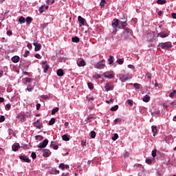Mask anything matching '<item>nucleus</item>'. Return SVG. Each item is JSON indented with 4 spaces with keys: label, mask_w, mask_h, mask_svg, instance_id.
<instances>
[{
    "label": "nucleus",
    "mask_w": 176,
    "mask_h": 176,
    "mask_svg": "<svg viewBox=\"0 0 176 176\" xmlns=\"http://www.w3.org/2000/svg\"><path fill=\"white\" fill-rule=\"evenodd\" d=\"M119 25H121L122 30H124L125 31L126 30H129V28H126L127 27V23L126 21H122L119 19H113L111 23L112 28L110 30L112 35H115V34H116V32H118V28H120Z\"/></svg>",
    "instance_id": "f257e3e1"
},
{
    "label": "nucleus",
    "mask_w": 176,
    "mask_h": 176,
    "mask_svg": "<svg viewBox=\"0 0 176 176\" xmlns=\"http://www.w3.org/2000/svg\"><path fill=\"white\" fill-rule=\"evenodd\" d=\"M133 36V31L130 29H126L124 32L123 35H122L121 41H127L130 36Z\"/></svg>",
    "instance_id": "f03ea898"
},
{
    "label": "nucleus",
    "mask_w": 176,
    "mask_h": 176,
    "mask_svg": "<svg viewBox=\"0 0 176 176\" xmlns=\"http://www.w3.org/2000/svg\"><path fill=\"white\" fill-rule=\"evenodd\" d=\"M160 47H162V49H164L165 50H168V49H170V47H173V45L170 43H161L158 45Z\"/></svg>",
    "instance_id": "7ed1b4c3"
},
{
    "label": "nucleus",
    "mask_w": 176,
    "mask_h": 176,
    "mask_svg": "<svg viewBox=\"0 0 176 176\" xmlns=\"http://www.w3.org/2000/svg\"><path fill=\"white\" fill-rule=\"evenodd\" d=\"M104 67H105V60L102 59L101 61L96 63L95 65V68L98 69H104Z\"/></svg>",
    "instance_id": "20e7f679"
},
{
    "label": "nucleus",
    "mask_w": 176,
    "mask_h": 176,
    "mask_svg": "<svg viewBox=\"0 0 176 176\" xmlns=\"http://www.w3.org/2000/svg\"><path fill=\"white\" fill-rule=\"evenodd\" d=\"M34 48V52H39L42 47V45L40 43H38V41H34L33 43Z\"/></svg>",
    "instance_id": "39448f33"
},
{
    "label": "nucleus",
    "mask_w": 176,
    "mask_h": 176,
    "mask_svg": "<svg viewBox=\"0 0 176 176\" xmlns=\"http://www.w3.org/2000/svg\"><path fill=\"white\" fill-rule=\"evenodd\" d=\"M47 144H49V140L45 139L44 141L40 143V145L38 146V148H40L41 149L46 148V146H47Z\"/></svg>",
    "instance_id": "423d86ee"
},
{
    "label": "nucleus",
    "mask_w": 176,
    "mask_h": 176,
    "mask_svg": "<svg viewBox=\"0 0 176 176\" xmlns=\"http://www.w3.org/2000/svg\"><path fill=\"white\" fill-rule=\"evenodd\" d=\"M78 23H80V27H82V25H85L86 24V20L83 19L81 16H79L78 17Z\"/></svg>",
    "instance_id": "0eeeda50"
},
{
    "label": "nucleus",
    "mask_w": 176,
    "mask_h": 176,
    "mask_svg": "<svg viewBox=\"0 0 176 176\" xmlns=\"http://www.w3.org/2000/svg\"><path fill=\"white\" fill-rule=\"evenodd\" d=\"M43 157H49V156H50V154L52 153L50 152V150L46 149V148L43 149Z\"/></svg>",
    "instance_id": "6e6552de"
},
{
    "label": "nucleus",
    "mask_w": 176,
    "mask_h": 176,
    "mask_svg": "<svg viewBox=\"0 0 176 176\" xmlns=\"http://www.w3.org/2000/svg\"><path fill=\"white\" fill-rule=\"evenodd\" d=\"M34 125L36 127V129H42L43 127V124L41 123L39 120H37L36 122H34Z\"/></svg>",
    "instance_id": "1a4fd4ad"
},
{
    "label": "nucleus",
    "mask_w": 176,
    "mask_h": 176,
    "mask_svg": "<svg viewBox=\"0 0 176 176\" xmlns=\"http://www.w3.org/2000/svg\"><path fill=\"white\" fill-rule=\"evenodd\" d=\"M129 78H130V75L129 74L122 75V76L120 78V80H121V82H126V80H128Z\"/></svg>",
    "instance_id": "9d476101"
},
{
    "label": "nucleus",
    "mask_w": 176,
    "mask_h": 176,
    "mask_svg": "<svg viewBox=\"0 0 176 176\" xmlns=\"http://www.w3.org/2000/svg\"><path fill=\"white\" fill-rule=\"evenodd\" d=\"M104 89L106 91H109V90H112L113 89V87L111 85V83L107 82L106 83Z\"/></svg>",
    "instance_id": "9b49d317"
},
{
    "label": "nucleus",
    "mask_w": 176,
    "mask_h": 176,
    "mask_svg": "<svg viewBox=\"0 0 176 176\" xmlns=\"http://www.w3.org/2000/svg\"><path fill=\"white\" fill-rule=\"evenodd\" d=\"M19 159H21V160H23V162H25V163L31 162V160L28 159L27 157H25L24 155H20Z\"/></svg>",
    "instance_id": "f8f14e48"
},
{
    "label": "nucleus",
    "mask_w": 176,
    "mask_h": 176,
    "mask_svg": "<svg viewBox=\"0 0 176 176\" xmlns=\"http://www.w3.org/2000/svg\"><path fill=\"white\" fill-rule=\"evenodd\" d=\"M11 60L12 61V63L16 64V63H19V61H20V56H14L11 58Z\"/></svg>",
    "instance_id": "ddd939ff"
},
{
    "label": "nucleus",
    "mask_w": 176,
    "mask_h": 176,
    "mask_svg": "<svg viewBox=\"0 0 176 176\" xmlns=\"http://www.w3.org/2000/svg\"><path fill=\"white\" fill-rule=\"evenodd\" d=\"M17 119H19L21 122H25V115L24 114H19L16 116Z\"/></svg>",
    "instance_id": "4468645a"
},
{
    "label": "nucleus",
    "mask_w": 176,
    "mask_h": 176,
    "mask_svg": "<svg viewBox=\"0 0 176 176\" xmlns=\"http://www.w3.org/2000/svg\"><path fill=\"white\" fill-rule=\"evenodd\" d=\"M19 149H20V144H19L12 145V151L14 152H17V151H19Z\"/></svg>",
    "instance_id": "2eb2a0df"
},
{
    "label": "nucleus",
    "mask_w": 176,
    "mask_h": 176,
    "mask_svg": "<svg viewBox=\"0 0 176 176\" xmlns=\"http://www.w3.org/2000/svg\"><path fill=\"white\" fill-rule=\"evenodd\" d=\"M144 102H149L151 101V96L148 95H145L142 98Z\"/></svg>",
    "instance_id": "dca6fc26"
},
{
    "label": "nucleus",
    "mask_w": 176,
    "mask_h": 176,
    "mask_svg": "<svg viewBox=\"0 0 176 176\" xmlns=\"http://www.w3.org/2000/svg\"><path fill=\"white\" fill-rule=\"evenodd\" d=\"M56 74L58 76H64V71L62 69H58Z\"/></svg>",
    "instance_id": "f3484780"
},
{
    "label": "nucleus",
    "mask_w": 176,
    "mask_h": 176,
    "mask_svg": "<svg viewBox=\"0 0 176 176\" xmlns=\"http://www.w3.org/2000/svg\"><path fill=\"white\" fill-rule=\"evenodd\" d=\"M157 36H160V38H167V36H168V34L164 32H160L158 33Z\"/></svg>",
    "instance_id": "a211bd4d"
},
{
    "label": "nucleus",
    "mask_w": 176,
    "mask_h": 176,
    "mask_svg": "<svg viewBox=\"0 0 176 176\" xmlns=\"http://www.w3.org/2000/svg\"><path fill=\"white\" fill-rule=\"evenodd\" d=\"M80 41V38L78 36H74L72 38V41L74 42V43H78V42Z\"/></svg>",
    "instance_id": "6ab92c4d"
},
{
    "label": "nucleus",
    "mask_w": 176,
    "mask_h": 176,
    "mask_svg": "<svg viewBox=\"0 0 176 176\" xmlns=\"http://www.w3.org/2000/svg\"><path fill=\"white\" fill-rule=\"evenodd\" d=\"M104 78H107V79H112L113 78H115V74H104Z\"/></svg>",
    "instance_id": "aec40b11"
},
{
    "label": "nucleus",
    "mask_w": 176,
    "mask_h": 176,
    "mask_svg": "<svg viewBox=\"0 0 176 176\" xmlns=\"http://www.w3.org/2000/svg\"><path fill=\"white\" fill-rule=\"evenodd\" d=\"M25 21L27 24H31V23H32V18L31 16H28Z\"/></svg>",
    "instance_id": "412c9836"
},
{
    "label": "nucleus",
    "mask_w": 176,
    "mask_h": 176,
    "mask_svg": "<svg viewBox=\"0 0 176 176\" xmlns=\"http://www.w3.org/2000/svg\"><path fill=\"white\" fill-rule=\"evenodd\" d=\"M19 21L20 24H24V23H25V18H24V16H21L19 19Z\"/></svg>",
    "instance_id": "4be33fe9"
},
{
    "label": "nucleus",
    "mask_w": 176,
    "mask_h": 176,
    "mask_svg": "<svg viewBox=\"0 0 176 176\" xmlns=\"http://www.w3.org/2000/svg\"><path fill=\"white\" fill-rule=\"evenodd\" d=\"M54 123H56V118H51V120L49 122L50 126H53V124H54Z\"/></svg>",
    "instance_id": "5701e85b"
},
{
    "label": "nucleus",
    "mask_w": 176,
    "mask_h": 176,
    "mask_svg": "<svg viewBox=\"0 0 176 176\" xmlns=\"http://www.w3.org/2000/svg\"><path fill=\"white\" fill-rule=\"evenodd\" d=\"M78 67H85L86 65V62L84 60H80L79 63H78Z\"/></svg>",
    "instance_id": "b1692460"
},
{
    "label": "nucleus",
    "mask_w": 176,
    "mask_h": 176,
    "mask_svg": "<svg viewBox=\"0 0 176 176\" xmlns=\"http://www.w3.org/2000/svg\"><path fill=\"white\" fill-rule=\"evenodd\" d=\"M62 139L63 141H69V137H68V135H63L62 136Z\"/></svg>",
    "instance_id": "393cba45"
},
{
    "label": "nucleus",
    "mask_w": 176,
    "mask_h": 176,
    "mask_svg": "<svg viewBox=\"0 0 176 176\" xmlns=\"http://www.w3.org/2000/svg\"><path fill=\"white\" fill-rule=\"evenodd\" d=\"M108 61L109 62V65H112L113 64V56H110Z\"/></svg>",
    "instance_id": "a878e982"
},
{
    "label": "nucleus",
    "mask_w": 176,
    "mask_h": 176,
    "mask_svg": "<svg viewBox=\"0 0 176 176\" xmlns=\"http://www.w3.org/2000/svg\"><path fill=\"white\" fill-rule=\"evenodd\" d=\"M58 107H56L55 109H53L52 110V115H56V113H57V112H58Z\"/></svg>",
    "instance_id": "bb28decb"
},
{
    "label": "nucleus",
    "mask_w": 176,
    "mask_h": 176,
    "mask_svg": "<svg viewBox=\"0 0 176 176\" xmlns=\"http://www.w3.org/2000/svg\"><path fill=\"white\" fill-rule=\"evenodd\" d=\"M130 85H133V87L137 89L138 90H139L140 86H141V85H140L138 83H135V84L131 83Z\"/></svg>",
    "instance_id": "cd10ccee"
},
{
    "label": "nucleus",
    "mask_w": 176,
    "mask_h": 176,
    "mask_svg": "<svg viewBox=\"0 0 176 176\" xmlns=\"http://www.w3.org/2000/svg\"><path fill=\"white\" fill-rule=\"evenodd\" d=\"M49 68H50V66H49V65H45V67H44L43 72L46 74V72L49 71Z\"/></svg>",
    "instance_id": "c85d7f7f"
},
{
    "label": "nucleus",
    "mask_w": 176,
    "mask_h": 176,
    "mask_svg": "<svg viewBox=\"0 0 176 176\" xmlns=\"http://www.w3.org/2000/svg\"><path fill=\"white\" fill-rule=\"evenodd\" d=\"M118 109H119V106L118 104L111 108V111H118Z\"/></svg>",
    "instance_id": "c756f323"
},
{
    "label": "nucleus",
    "mask_w": 176,
    "mask_h": 176,
    "mask_svg": "<svg viewBox=\"0 0 176 176\" xmlns=\"http://www.w3.org/2000/svg\"><path fill=\"white\" fill-rule=\"evenodd\" d=\"M157 3L159 5H164V3H166V0H157Z\"/></svg>",
    "instance_id": "7c9ffc66"
},
{
    "label": "nucleus",
    "mask_w": 176,
    "mask_h": 176,
    "mask_svg": "<svg viewBox=\"0 0 176 176\" xmlns=\"http://www.w3.org/2000/svg\"><path fill=\"white\" fill-rule=\"evenodd\" d=\"M152 131L154 133V134H156L157 133V129L156 128V126H151Z\"/></svg>",
    "instance_id": "2f4dec72"
},
{
    "label": "nucleus",
    "mask_w": 176,
    "mask_h": 176,
    "mask_svg": "<svg viewBox=\"0 0 176 176\" xmlns=\"http://www.w3.org/2000/svg\"><path fill=\"white\" fill-rule=\"evenodd\" d=\"M96 131H91V138H96Z\"/></svg>",
    "instance_id": "473e14b6"
},
{
    "label": "nucleus",
    "mask_w": 176,
    "mask_h": 176,
    "mask_svg": "<svg viewBox=\"0 0 176 176\" xmlns=\"http://www.w3.org/2000/svg\"><path fill=\"white\" fill-rule=\"evenodd\" d=\"M105 3H107V1H105V0H102L100 6H101V8H104V6H105Z\"/></svg>",
    "instance_id": "72a5a7b5"
},
{
    "label": "nucleus",
    "mask_w": 176,
    "mask_h": 176,
    "mask_svg": "<svg viewBox=\"0 0 176 176\" xmlns=\"http://www.w3.org/2000/svg\"><path fill=\"white\" fill-rule=\"evenodd\" d=\"M120 122H122L121 118H116V120H114V124H117L118 123H120Z\"/></svg>",
    "instance_id": "f704fd0d"
},
{
    "label": "nucleus",
    "mask_w": 176,
    "mask_h": 176,
    "mask_svg": "<svg viewBox=\"0 0 176 176\" xmlns=\"http://www.w3.org/2000/svg\"><path fill=\"white\" fill-rule=\"evenodd\" d=\"M118 137H119V135H118V133H115L113 137L112 138L113 141H116V140H118Z\"/></svg>",
    "instance_id": "c9c22d12"
},
{
    "label": "nucleus",
    "mask_w": 176,
    "mask_h": 176,
    "mask_svg": "<svg viewBox=\"0 0 176 176\" xmlns=\"http://www.w3.org/2000/svg\"><path fill=\"white\" fill-rule=\"evenodd\" d=\"M36 140H38V141H42V140H43V136H42V135H36Z\"/></svg>",
    "instance_id": "e433bc0d"
},
{
    "label": "nucleus",
    "mask_w": 176,
    "mask_h": 176,
    "mask_svg": "<svg viewBox=\"0 0 176 176\" xmlns=\"http://www.w3.org/2000/svg\"><path fill=\"white\" fill-rule=\"evenodd\" d=\"M156 152H157V150L156 148L152 151L153 157H156Z\"/></svg>",
    "instance_id": "4c0bfd02"
},
{
    "label": "nucleus",
    "mask_w": 176,
    "mask_h": 176,
    "mask_svg": "<svg viewBox=\"0 0 176 176\" xmlns=\"http://www.w3.org/2000/svg\"><path fill=\"white\" fill-rule=\"evenodd\" d=\"M88 87L91 90H92V89H94V86H93V83H91V82H88Z\"/></svg>",
    "instance_id": "58836bf2"
},
{
    "label": "nucleus",
    "mask_w": 176,
    "mask_h": 176,
    "mask_svg": "<svg viewBox=\"0 0 176 176\" xmlns=\"http://www.w3.org/2000/svg\"><path fill=\"white\" fill-rule=\"evenodd\" d=\"M146 76L147 79H151L152 78V74H151L150 72H147V74H146Z\"/></svg>",
    "instance_id": "ea45409f"
},
{
    "label": "nucleus",
    "mask_w": 176,
    "mask_h": 176,
    "mask_svg": "<svg viewBox=\"0 0 176 176\" xmlns=\"http://www.w3.org/2000/svg\"><path fill=\"white\" fill-rule=\"evenodd\" d=\"M41 97V98H43L44 100H47V99L50 98V96H49L47 95H43Z\"/></svg>",
    "instance_id": "a19ab883"
},
{
    "label": "nucleus",
    "mask_w": 176,
    "mask_h": 176,
    "mask_svg": "<svg viewBox=\"0 0 176 176\" xmlns=\"http://www.w3.org/2000/svg\"><path fill=\"white\" fill-rule=\"evenodd\" d=\"M50 174H52V175L57 174V170L56 168L52 169Z\"/></svg>",
    "instance_id": "79ce46f5"
},
{
    "label": "nucleus",
    "mask_w": 176,
    "mask_h": 176,
    "mask_svg": "<svg viewBox=\"0 0 176 176\" xmlns=\"http://www.w3.org/2000/svg\"><path fill=\"white\" fill-rule=\"evenodd\" d=\"M43 9H45V6H41L38 9V12H40V13H42L43 12Z\"/></svg>",
    "instance_id": "37998d69"
},
{
    "label": "nucleus",
    "mask_w": 176,
    "mask_h": 176,
    "mask_svg": "<svg viewBox=\"0 0 176 176\" xmlns=\"http://www.w3.org/2000/svg\"><path fill=\"white\" fill-rule=\"evenodd\" d=\"M175 93H176V89L173 90V91L170 94L169 97H170V98H173V97H174V94H175Z\"/></svg>",
    "instance_id": "c03bdc74"
},
{
    "label": "nucleus",
    "mask_w": 176,
    "mask_h": 176,
    "mask_svg": "<svg viewBox=\"0 0 176 176\" xmlns=\"http://www.w3.org/2000/svg\"><path fill=\"white\" fill-rule=\"evenodd\" d=\"M59 168H61L62 170L65 169V165L64 164H60Z\"/></svg>",
    "instance_id": "a18cd8bd"
},
{
    "label": "nucleus",
    "mask_w": 176,
    "mask_h": 176,
    "mask_svg": "<svg viewBox=\"0 0 176 176\" xmlns=\"http://www.w3.org/2000/svg\"><path fill=\"white\" fill-rule=\"evenodd\" d=\"M31 80H32V78H25V85H27V83H30L31 82Z\"/></svg>",
    "instance_id": "49530a36"
},
{
    "label": "nucleus",
    "mask_w": 176,
    "mask_h": 176,
    "mask_svg": "<svg viewBox=\"0 0 176 176\" xmlns=\"http://www.w3.org/2000/svg\"><path fill=\"white\" fill-rule=\"evenodd\" d=\"M31 157L32 159H36V154L35 153V152L32 153Z\"/></svg>",
    "instance_id": "de8ad7c7"
},
{
    "label": "nucleus",
    "mask_w": 176,
    "mask_h": 176,
    "mask_svg": "<svg viewBox=\"0 0 176 176\" xmlns=\"http://www.w3.org/2000/svg\"><path fill=\"white\" fill-rule=\"evenodd\" d=\"M117 63L118 64H120V65H122V64H123L124 61L121 58H119L117 60Z\"/></svg>",
    "instance_id": "09e8293b"
},
{
    "label": "nucleus",
    "mask_w": 176,
    "mask_h": 176,
    "mask_svg": "<svg viewBox=\"0 0 176 176\" xmlns=\"http://www.w3.org/2000/svg\"><path fill=\"white\" fill-rule=\"evenodd\" d=\"M11 105H10V104H7L6 105V111H9V109H10V108H11Z\"/></svg>",
    "instance_id": "8fccbe9b"
},
{
    "label": "nucleus",
    "mask_w": 176,
    "mask_h": 176,
    "mask_svg": "<svg viewBox=\"0 0 176 176\" xmlns=\"http://www.w3.org/2000/svg\"><path fill=\"white\" fill-rule=\"evenodd\" d=\"M28 54H30V51H25V54H23V57L25 58L28 57Z\"/></svg>",
    "instance_id": "3c124183"
},
{
    "label": "nucleus",
    "mask_w": 176,
    "mask_h": 176,
    "mask_svg": "<svg viewBox=\"0 0 176 176\" xmlns=\"http://www.w3.org/2000/svg\"><path fill=\"white\" fill-rule=\"evenodd\" d=\"M127 103L129 104V105H131V107H133V100L129 99L127 100Z\"/></svg>",
    "instance_id": "603ef678"
},
{
    "label": "nucleus",
    "mask_w": 176,
    "mask_h": 176,
    "mask_svg": "<svg viewBox=\"0 0 176 176\" xmlns=\"http://www.w3.org/2000/svg\"><path fill=\"white\" fill-rule=\"evenodd\" d=\"M3 122H5V116H1L0 117V123H2Z\"/></svg>",
    "instance_id": "864d4df0"
},
{
    "label": "nucleus",
    "mask_w": 176,
    "mask_h": 176,
    "mask_svg": "<svg viewBox=\"0 0 176 176\" xmlns=\"http://www.w3.org/2000/svg\"><path fill=\"white\" fill-rule=\"evenodd\" d=\"M146 163H147V164H152V160L146 159Z\"/></svg>",
    "instance_id": "5fc2aeb1"
},
{
    "label": "nucleus",
    "mask_w": 176,
    "mask_h": 176,
    "mask_svg": "<svg viewBox=\"0 0 176 176\" xmlns=\"http://www.w3.org/2000/svg\"><path fill=\"white\" fill-rule=\"evenodd\" d=\"M52 148H53V149L54 151H57V149H58V145L56 144V145H54L52 146H51Z\"/></svg>",
    "instance_id": "6e6d98bb"
},
{
    "label": "nucleus",
    "mask_w": 176,
    "mask_h": 176,
    "mask_svg": "<svg viewBox=\"0 0 176 176\" xmlns=\"http://www.w3.org/2000/svg\"><path fill=\"white\" fill-rule=\"evenodd\" d=\"M12 34H13V33H12L10 30H8V31H7V33H6V34H7L8 36H12Z\"/></svg>",
    "instance_id": "4d7b16f0"
},
{
    "label": "nucleus",
    "mask_w": 176,
    "mask_h": 176,
    "mask_svg": "<svg viewBox=\"0 0 176 176\" xmlns=\"http://www.w3.org/2000/svg\"><path fill=\"white\" fill-rule=\"evenodd\" d=\"M94 78H95V79H100V78H101V75L97 74L96 76H94Z\"/></svg>",
    "instance_id": "13d9d810"
},
{
    "label": "nucleus",
    "mask_w": 176,
    "mask_h": 176,
    "mask_svg": "<svg viewBox=\"0 0 176 176\" xmlns=\"http://www.w3.org/2000/svg\"><path fill=\"white\" fill-rule=\"evenodd\" d=\"M27 47H28V49H30V50H31V49H32V45H31V43H28Z\"/></svg>",
    "instance_id": "bf43d9fd"
},
{
    "label": "nucleus",
    "mask_w": 176,
    "mask_h": 176,
    "mask_svg": "<svg viewBox=\"0 0 176 176\" xmlns=\"http://www.w3.org/2000/svg\"><path fill=\"white\" fill-rule=\"evenodd\" d=\"M36 107L37 111H39V109H41V104H40L39 103H38V104L36 105Z\"/></svg>",
    "instance_id": "052dcab7"
},
{
    "label": "nucleus",
    "mask_w": 176,
    "mask_h": 176,
    "mask_svg": "<svg viewBox=\"0 0 176 176\" xmlns=\"http://www.w3.org/2000/svg\"><path fill=\"white\" fill-rule=\"evenodd\" d=\"M113 101H115V100L110 99V100H106V102H107V104H109L110 102H113Z\"/></svg>",
    "instance_id": "680f3d73"
},
{
    "label": "nucleus",
    "mask_w": 176,
    "mask_h": 176,
    "mask_svg": "<svg viewBox=\"0 0 176 176\" xmlns=\"http://www.w3.org/2000/svg\"><path fill=\"white\" fill-rule=\"evenodd\" d=\"M34 57H36V58H39L41 59V55L39 54H36Z\"/></svg>",
    "instance_id": "e2e57ef3"
},
{
    "label": "nucleus",
    "mask_w": 176,
    "mask_h": 176,
    "mask_svg": "<svg viewBox=\"0 0 176 176\" xmlns=\"http://www.w3.org/2000/svg\"><path fill=\"white\" fill-rule=\"evenodd\" d=\"M32 89H34L33 87H28L27 90L28 91H32Z\"/></svg>",
    "instance_id": "0e129e2a"
},
{
    "label": "nucleus",
    "mask_w": 176,
    "mask_h": 176,
    "mask_svg": "<svg viewBox=\"0 0 176 176\" xmlns=\"http://www.w3.org/2000/svg\"><path fill=\"white\" fill-rule=\"evenodd\" d=\"M5 101V98L0 97V102H3Z\"/></svg>",
    "instance_id": "69168bd1"
},
{
    "label": "nucleus",
    "mask_w": 176,
    "mask_h": 176,
    "mask_svg": "<svg viewBox=\"0 0 176 176\" xmlns=\"http://www.w3.org/2000/svg\"><path fill=\"white\" fill-rule=\"evenodd\" d=\"M172 17H173V19H176V14L172 13Z\"/></svg>",
    "instance_id": "338daca9"
},
{
    "label": "nucleus",
    "mask_w": 176,
    "mask_h": 176,
    "mask_svg": "<svg viewBox=\"0 0 176 176\" xmlns=\"http://www.w3.org/2000/svg\"><path fill=\"white\" fill-rule=\"evenodd\" d=\"M170 105H176V102H172L171 103H170Z\"/></svg>",
    "instance_id": "774afa93"
}]
</instances>
